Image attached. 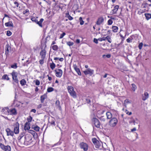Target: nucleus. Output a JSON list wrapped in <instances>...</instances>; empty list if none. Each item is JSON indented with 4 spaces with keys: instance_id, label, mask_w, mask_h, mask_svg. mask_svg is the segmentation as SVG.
<instances>
[{
    "instance_id": "nucleus-26",
    "label": "nucleus",
    "mask_w": 151,
    "mask_h": 151,
    "mask_svg": "<svg viewBox=\"0 0 151 151\" xmlns=\"http://www.w3.org/2000/svg\"><path fill=\"white\" fill-rule=\"evenodd\" d=\"M107 40L108 42L111 43L112 42V40L111 38V37L109 35L105 37V40Z\"/></svg>"
},
{
    "instance_id": "nucleus-63",
    "label": "nucleus",
    "mask_w": 151,
    "mask_h": 151,
    "mask_svg": "<svg viewBox=\"0 0 151 151\" xmlns=\"http://www.w3.org/2000/svg\"><path fill=\"white\" fill-rule=\"evenodd\" d=\"M14 4L16 5L17 7H18V6L19 5V4L16 1H15L14 2Z\"/></svg>"
},
{
    "instance_id": "nucleus-54",
    "label": "nucleus",
    "mask_w": 151,
    "mask_h": 151,
    "mask_svg": "<svg viewBox=\"0 0 151 151\" xmlns=\"http://www.w3.org/2000/svg\"><path fill=\"white\" fill-rule=\"evenodd\" d=\"M135 35H132L130 37V38L132 40L135 39Z\"/></svg>"
},
{
    "instance_id": "nucleus-11",
    "label": "nucleus",
    "mask_w": 151,
    "mask_h": 151,
    "mask_svg": "<svg viewBox=\"0 0 151 151\" xmlns=\"http://www.w3.org/2000/svg\"><path fill=\"white\" fill-rule=\"evenodd\" d=\"M55 75L57 77L60 78L63 74V71L61 69H58L55 70Z\"/></svg>"
},
{
    "instance_id": "nucleus-18",
    "label": "nucleus",
    "mask_w": 151,
    "mask_h": 151,
    "mask_svg": "<svg viewBox=\"0 0 151 151\" xmlns=\"http://www.w3.org/2000/svg\"><path fill=\"white\" fill-rule=\"evenodd\" d=\"M47 97V95L45 93L43 95L41 96L40 97V100L42 103H43L45 99Z\"/></svg>"
},
{
    "instance_id": "nucleus-45",
    "label": "nucleus",
    "mask_w": 151,
    "mask_h": 151,
    "mask_svg": "<svg viewBox=\"0 0 151 151\" xmlns=\"http://www.w3.org/2000/svg\"><path fill=\"white\" fill-rule=\"evenodd\" d=\"M143 45V43L142 42H141L139 44L138 48L139 50H141L142 49Z\"/></svg>"
},
{
    "instance_id": "nucleus-9",
    "label": "nucleus",
    "mask_w": 151,
    "mask_h": 151,
    "mask_svg": "<svg viewBox=\"0 0 151 151\" xmlns=\"http://www.w3.org/2000/svg\"><path fill=\"white\" fill-rule=\"evenodd\" d=\"M7 111L9 114L12 115H15L17 114V110L15 108L9 109H7Z\"/></svg>"
},
{
    "instance_id": "nucleus-64",
    "label": "nucleus",
    "mask_w": 151,
    "mask_h": 151,
    "mask_svg": "<svg viewBox=\"0 0 151 151\" xmlns=\"http://www.w3.org/2000/svg\"><path fill=\"white\" fill-rule=\"evenodd\" d=\"M42 107V105L41 104H40L38 105L37 108L38 109H40V108H41Z\"/></svg>"
},
{
    "instance_id": "nucleus-4",
    "label": "nucleus",
    "mask_w": 151,
    "mask_h": 151,
    "mask_svg": "<svg viewBox=\"0 0 151 151\" xmlns=\"http://www.w3.org/2000/svg\"><path fill=\"white\" fill-rule=\"evenodd\" d=\"M79 146L81 149H83L84 151H87L88 149V145L87 143L82 142L80 143Z\"/></svg>"
},
{
    "instance_id": "nucleus-3",
    "label": "nucleus",
    "mask_w": 151,
    "mask_h": 151,
    "mask_svg": "<svg viewBox=\"0 0 151 151\" xmlns=\"http://www.w3.org/2000/svg\"><path fill=\"white\" fill-rule=\"evenodd\" d=\"M118 122L117 118L113 117L109 121V125L111 127H114L116 126Z\"/></svg>"
},
{
    "instance_id": "nucleus-22",
    "label": "nucleus",
    "mask_w": 151,
    "mask_h": 151,
    "mask_svg": "<svg viewBox=\"0 0 151 151\" xmlns=\"http://www.w3.org/2000/svg\"><path fill=\"white\" fill-rule=\"evenodd\" d=\"M145 15L147 20H148L151 18V14L149 13H145Z\"/></svg>"
},
{
    "instance_id": "nucleus-44",
    "label": "nucleus",
    "mask_w": 151,
    "mask_h": 151,
    "mask_svg": "<svg viewBox=\"0 0 151 151\" xmlns=\"http://www.w3.org/2000/svg\"><path fill=\"white\" fill-rule=\"evenodd\" d=\"M31 19L32 21L37 23L38 20L35 17H32L31 18Z\"/></svg>"
},
{
    "instance_id": "nucleus-6",
    "label": "nucleus",
    "mask_w": 151,
    "mask_h": 151,
    "mask_svg": "<svg viewBox=\"0 0 151 151\" xmlns=\"http://www.w3.org/2000/svg\"><path fill=\"white\" fill-rule=\"evenodd\" d=\"M13 126L14 127V132L15 134H18L19 133V124L18 122H16L14 123Z\"/></svg>"
},
{
    "instance_id": "nucleus-49",
    "label": "nucleus",
    "mask_w": 151,
    "mask_h": 151,
    "mask_svg": "<svg viewBox=\"0 0 151 151\" xmlns=\"http://www.w3.org/2000/svg\"><path fill=\"white\" fill-rule=\"evenodd\" d=\"M12 33L9 30H8L6 32V35L9 36H11Z\"/></svg>"
},
{
    "instance_id": "nucleus-23",
    "label": "nucleus",
    "mask_w": 151,
    "mask_h": 151,
    "mask_svg": "<svg viewBox=\"0 0 151 151\" xmlns=\"http://www.w3.org/2000/svg\"><path fill=\"white\" fill-rule=\"evenodd\" d=\"M5 25L6 27H13V24L12 22H8L6 23L5 24Z\"/></svg>"
},
{
    "instance_id": "nucleus-43",
    "label": "nucleus",
    "mask_w": 151,
    "mask_h": 151,
    "mask_svg": "<svg viewBox=\"0 0 151 151\" xmlns=\"http://www.w3.org/2000/svg\"><path fill=\"white\" fill-rule=\"evenodd\" d=\"M113 22L112 20L110 19L108 20L107 22V24L108 25H111L113 23Z\"/></svg>"
},
{
    "instance_id": "nucleus-24",
    "label": "nucleus",
    "mask_w": 151,
    "mask_h": 151,
    "mask_svg": "<svg viewBox=\"0 0 151 151\" xmlns=\"http://www.w3.org/2000/svg\"><path fill=\"white\" fill-rule=\"evenodd\" d=\"M44 21V19L42 18L40 19L39 21H38L37 22V24L40 27H42V23Z\"/></svg>"
},
{
    "instance_id": "nucleus-38",
    "label": "nucleus",
    "mask_w": 151,
    "mask_h": 151,
    "mask_svg": "<svg viewBox=\"0 0 151 151\" xmlns=\"http://www.w3.org/2000/svg\"><path fill=\"white\" fill-rule=\"evenodd\" d=\"M29 132L33 136H34L36 133V132L33 130H30L29 131Z\"/></svg>"
},
{
    "instance_id": "nucleus-5",
    "label": "nucleus",
    "mask_w": 151,
    "mask_h": 151,
    "mask_svg": "<svg viewBox=\"0 0 151 151\" xmlns=\"http://www.w3.org/2000/svg\"><path fill=\"white\" fill-rule=\"evenodd\" d=\"M12 79L16 83H18L19 81L17 78V72L13 71L11 73Z\"/></svg>"
},
{
    "instance_id": "nucleus-42",
    "label": "nucleus",
    "mask_w": 151,
    "mask_h": 151,
    "mask_svg": "<svg viewBox=\"0 0 151 151\" xmlns=\"http://www.w3.org/2000/svg\"><path fill=\"white\" fill-rule=\"evenodd\" d=\"M111 56V55L110 54H107V55H103V58H105L106 57H107V58H109Z\"/></svg>"
},
{
    "instance_id": "nucleus-59",
    "label": "nucleus",
    "mask_w": 151,
    "mask_h": 151,
    "mask_svg": "<svg viewBox=\"0 0 151 151\" xmlns=\"http://www.w3.org/2000/svg\"><path fill=\"white\" fill-rule=\"evenodd\" d=\"M50 123L51 124L53 125L54 126L55 125V122L53 120H52Z\"/></svg>"
},
{
    "instance_id": "nucleus-12",
    "label": "nucleus",
    "mask_w": 151,
    "mask_h": 151,
    "mask_svg": "<svg viewBox=\"0 0 151 151\" xmlns=\"http://www.w3.org/2000/svg\"><path fill=\"white\" fill-rule=\"evenodd\" d=\"M11 47L9 45L7 44L6 45L5 47V54L6 55L7 57L9 55V53L11 51Z\"/></svg>"
},
{
    "instance_id": "nucleus-47",
    "label": "nucleus",
    "mask_w": 151,
    "mask_h": 151,
    "mask_svg": "<svg viewBox=\"0 0 151 151\" xmlns=\"http://www.w3.org/2000/svg\"><path fill=\"white\" fill-rule=\"evenodd\" d=\"M99 41H102L105 40V37H103L102 38H98Z\"/></svg>"
},
{
    "instance_id": "nucleus-27",
    "label": "nucleus",
    "mask_w": 151,
    "mask_h": 151,
    "mask_svg": "<svg viewBox=\"0 0 151 151\" xmlns=\"http://www.w3.org/2000/svg\"><path fill=\"white\" fill-rule=\"evenodd\" d=\"M112 31L114 32H116L118 29V28L117 26H113L112 27Z\"/></svg>"
},
{
    "instance_id": "nucleus-15",
    "label": "nucleus",
    "mask_w": 151,
    "mask_h": 151,
    "mask_svg": "<svg viewBox=\"0 0 151 151\" xmlns=\"http://www.w3.org/2000/svg\"><path fill=\"white\" fill-rule=\"evenodd\" d=\"M6 131L7 133V136L10 135L13 136L14 135V132L9 128H7L6 129Z\"/></svg>"
},
{
    "instance_id": "nucleus-36",
    "label": "nucleus",
    "mask_w": 151,
    "mask_h": 151,
    "mask_svg": "<svg viewBox=\"0 0 151 151\" xmlns=\"http://www.w3.org/2000/svg\"><path fill=\"white\" fill-rule=\"evenodd\" d=\"M79 20L80 21V24L81 25H82L84 24V21L83 20V19L82 17H80L79 19Z\"/></svg>"
},
{
    "instance_id": "nucleus-32",
    "label": "nucleus",
    "mask_w": 151,
    "mask_h": 151,
    "mask_svg": "<svg viewBox=\"0 0 151 151\" xmlns=\"http://www.w3.org/2000/svg\"><path fill=\"white\" fill-rule=\"evenodd\" d=\"M94 145L96 148H99L101 147V144L99 141L98 142V143L97 142V143L95 144Z\"/></svg>"
},
{
    "instance_id": "nucleus-31",
    "label": "nucleus",
    "mask_w": 151,
    "mask_h": 151,
    "mask_svg": "<svg viewBox=\"0 0 151 151\" xmlns=\"http://www.w3.org/2000/svg\"><path fill=\"white\" fill-rule=\"evenodd\" d=\"M52 49L53 50L57 51L58 50V47L57 45H54L52 46Z\"/></svg>"
},
{
    "instance_id": "nucleus-62",
    "label": "nucleus",
    "mask_w": 151,
    "mask_h": 151,
    "mask_svg": "<svg viewBox=\"0 0 151 151\" xmlns=\"http://www.w3.org/2000/svg\"><path fill=\"white\" fill-rule=\"evenodd\" d=\"M68 19L70 20H72L73 19V17L71 16L70 15L68 16Z\"/></svg>"
},
{
    "instance_id": "nucleus-17",
    "label": "nucleus",
    "mask_w": 151,
    "mask_h": 151,
    "mask_svg": "<svg viewBox=\"0 0 151 151\" xmlns=\"http://www.w3.org/2000/svg\"><path fill=\"white\" fill-rule=\"evenodd\" d=\"M119 9V6L118 5H116L115 6L113 9L112 10L111 12L112 14H116V12Z\"/></svg>"
},
{
    "instance_id": "nucleus-33",
    "label": "nucleus",
    "mask_w": 151,
    "mask_h": 151,
    "mask_svg": "<svg viewBox=\"0 0 151 151\" xmlns=\"http://www.w3.org/2000/svg\"><path fill=\"white\" fill-rule=\"evenodd\" d=\"M92 141L93 143V144L95 145L96 143H98L99 141L96 138H93L92 139Z\"/></svg>"
},
{
    "instance_id": "nucleus-60",
    "label": "nucleus",
    "mask_w": 151,
    "mask_h": 151,
    "mask_svg": "<svg viewBox=\"0 0 151 151\" xmlns=\"http://www.w3.org/2000/svg\"><path fill=\"white\" fill-rule=\"evenodd\" d=\"M73 68H74V69H75V70L76 69H78V68L76 65L75 64V65H73Z\"/></svg>"
},
{
    "instance_id": "nucleus-1",
    "label": "nucleus",
    "mask_w": 151,
    "mask_h": 151,
    "mask_svg": "<svg viewBox=\"0 0 151 151\" xmlns=\"http://www.w3.org/2000/svg\"><path fill=\"white\" fill-rule=\"evenodd\" d=\"M23 137L22 134H20L18 137V139L19 142H20L22 144H24L25 145H29L32 142V138L31 137H24V139L22 141V138Z\"/></svg>"
},
{
    "instance_id": "nucleus-30",
    "label": "nucleus",
    "mask_w": 151,
    "mask_h": 151,
    "mask_svg": "<svg viewBox=\"0 0 151 151\" xmlns=\"http://www.w3.org/2000/svg\"><path fill=\"white\" fill-rule=\"evenodd\" d=\"M2 78L3 79L6 80H8L9 79V77L7 75L5 74L2 77Z\"/></svg>"
},
{
    "instance_id": "nucleus-28",
    "label": "nucleus",
    "mask_w": 151,
    "mask_h": 151,
    "mask_svg": "<svg viewBox=\"0 0 151 151\" xmlns=\"http://www.w3.org/2000/svg\"><path fill=\"white\" fill-rule=\"evenodd\" d=\"M20 83L22 86L25 85L26 83V81L25 79H22L20 81Z\"/></svg>"
},
{
    "instance_id": "nucleus-19",
    "label": "nucleus",
    "mask_w": 151,
    "mask_h": 151,
    "mask_svg": "<svg viewBox=\"0 0 151 151\" xmlns=\"http://www.w3.org/2000/svg\"><path fill=\"white\" fill-rule=\"evenodd\" d=\"M32 128L37 132H38L40 130V128L37 125H32Z\"/></svg>"
},
{
    "instance_id": "nucleus-53",
    "label": "nucleus",
    "mask_w": 151,
    "mask_h": 151,
    "mask_svg": "<svg viewBox=\"0 0 151 151\" xmlns=\"http://www.w3.org/2000/svg\"><path fill=\"white\" fill-rule=\"evenodd\" d=\"M125 112L128 115H130L132 114V113L131 112H129L127 110H126Z\"/></svg>"
},
{
    "instance_id": "nucleus-2",
    "label": "nucleus",
    "mask_w": 151,
    "mask_h": 151,
    "mask_svg": "<svg viewBox=\"0 0 151 151\" xmlns=\"http://www.w3.org/2000/svg\"><path fill=\"white\" fill-rule=\"evenodd\" d=\"M67 89L68 92L73 98H76V93L74 91V88L73 87L71 86H68Z\"/></svg>"
},
{
    "instance_id": "nucleus-58",
    "label": "nucleus",
    "mask_w": 151,
    "mask_h": 151,
    "mask_svg": "<svg viewBox=\"0 0 151 151\" xmlns=\"http://www.w3.org/2000/svg\"><path fill=\"white\" fill-rule=\"evenodd\" d=\"M124 102L125 103H126L127 104L131 103V102L128 99H126L124 101Z\"/></svg>"
},
{
    "instance_id": "nucleus-56",
    "label": "nucleus",
    "mask_w": 151,
    "mask_h": 151,
    "mask_svg": "<svg viewBox=\"0 0 151 151\" xmlns=\"http://www.w3.org/2000/svg\"><path fill=\"white\" fill-rule=\"evenodd\" d=\"M29 12V10L28 9H26V10L23 11V13L24 14H25L26 13H28Z\"/></svg>"
},
{
    "instance_id": "nucleus-46",
    "label": "nucleus",
    "mask_w": 151,
    "mask_h": 151,
    "mask_svg": "<svg viewBox=\"0 0 151 151\" xmlns=\"http://www.w3.org/2000/svg\"><path fill=\"white\" fill-rule=\"evenodd\" d=\"M101 121L103 122H105L106 121V119L103 116L101 117L100 118Z\"/></svg>"
},
{
    "instance_id": "nucleus-52",
    "label": "nucleus",
    "mask_w": 151,
    "mask_h": 151,
    "mask_svg": "<svg viewBox=\"0 0 151 151\" xmlns=\"http://www.w3.org/2000/svg\"><path fill=\"white\" fill-rule=\"evenodd\" d=\"M35 84L37 86L39 85L40 84V82L38 80H36L35 81Z\"/></svg>"
},
{
    "instance_id": "nucleus-41",
    "label": "nucleus",
    "mask_w": 151,
    "mask_h": 151,
    "mask_svg": "<svg viewBox=\"0 0 151 151\" xmlns=\"http://www.w3.org/2000/svg\"><path fill=\"white\" fill-rule=\"evenodd\" d=\"M75 71H76V72L79 75L81 76V73L80 71V70L79 68H78V69H76L75 70Z\"/></svg>"
},
{
    "instance_id": "nucleus-8",
    "label": "nucleus",
    "mask_w": 151,
    "mask_h": 151,
    "mask_svg": "<svg viewBox=\"0 0 151 151\" xmlns=\"http://www.w3.org/2000/svg\"><path fill=\"white\" fill-rule=\"evenodd\" d=\"M94 70L90 68H88L86 70L83 71V73L85 75L89 74L90 76H92L93 74Z\"/></svg>"
},
{
    "instance_id": "nucleus-29",
    "label": "nucleus",
    "mask_w": 151,
    "mask_h": 151,
    "mask_svg": "<svg viewBox=\"0 0 151 151\" xmlns=\"http://www.w3.org/2000/svg\"><path fill=\"white\" fill-rule=\"evenodd\" d=\"M132 87V90L133 91H134L135 90L137 89V86H136L134 84L132 83L131 84Z\"/></svg>"
},
{
    "instance_id": "nucleus-51",
    "label": "nucleus",
    "mask_w": 151,
    "mask_h": 151,
    "mask_svg": "<svg viewBox=\"0 0 151 151\" xmlns=\"http://www.w3.org/2000/svg\"><path fill=\"white\" fill-rule=\"evenodd\" d=\"M86 103L89 104L91 102V100L89 97H88L86 99Z\"/></svg>"
},
{
    "instance_id": "nucleus-13",
    "label": "nucleus",
    "mask_w": 151,
    "mask_h": 151,
    "mask_svg": "<svg viewBox=\"0 0 151 151\" xmlns=\"http://www.w3.org/2000/svg\"><path fill=\"white\" fill-rule=\"evenodd\" d=\"M104 21V19L103 17H101L98 18L96 22V24L97 25H100L103 24Z\"/></svg>"
},
{
    "instance_id": "nucleus-34",
    "label": "nucleus",
    "mask_w": 151,
    "mask_h": 151,
    "mask_svg": "<svg viewBox=\"0 0 151 151\" xmlns=\"http://www.w3.org/2000/svg\"><path fill=\"white\" fill-rule=\"evenodd\" d=\"M50 67L51 69L52 70H53L55 68V65L54 63L52 62V63H51L50 65Z\"/></svg>"
},
{
    "instance_id": "nucleus-48",
    "label": "nucleus",
    "mask_w": 151,
    "mask_h": 151,
    "mask_svg": "<svg viewBox=\"0 0 151 151\" xmlns=\"http://www.w3.org/2000/svg\"><path fill=\"white\" fill-rule=\"evenodd\" d=\"M44 59H41L39 61V62L41 65H42L44 63Z\"/></svg>"
},
{
    "instance_id": "nucleus-7",
    "label": "nucleus",
    "mask_w": 151,
    "mask_h": 151,
    "mask_svg": "<svg viewBox=\"0 0 151 151\" xmlns=\"http://www.w3.org/2000/svg\"><path fill=\"white\" fill-rule=\"evenodd\" d=\"M0 147L3 150L5 151H11V147L9 145L5 146L1 143H0Z\"/></svg>"
},
{
    "instance_id": "nucleus-37",
    "label": "nucleus",
    "mask_w": 151,
    "mask_h": 151,
    "mask_svg": "<svg viewBox=\"0 0 151 151\" xmlns=\"http://www.w3.org/2000/svg\"><path fill=\"white\" fill-rule=\"evenodd\" d=\"M11 67L12 68L16 69L17 67V64L16 63H14V64L12 65Z\"/></svg>"
},
{
    "instance_id": "nucleus-55",
    "label": "nucleus",
    "mask_w": 151,
    "mask_h": 151,
    "mask_svg": "<svg viewBox=\"0 0 151 151\" xmlns=\"http://www.w3.org/2000/svg\"><path fill=\"white\" fill-rule=\"evenodd\" d=\"M132 40L131 39V38L129 37L126 40V41L128 43H130L132 42Z\"/></svg>"
},
{
    "instance_id": "nucleus-57",
    "label": "nucleus",
    "mask_w": 151,
    "mask_h": 151,
    "mask_svg": "<svg viewBox=\"0 0 151 151\" xmlns=\"http://www.w3.org/2000/svg\"><path fill=\"white\" fill-rule=\"evenodd\" d=\"M99 40H98V39L95 38H94V39H93V42L95 43H96V44H98V41Z\"/></svg>"
},
{
    "instance_id": "nucleus-35",
    "label": "nucleus",
    "mask_w": 151,
    "mask_h": 151,
    "mask_svg": "<svg viewBox=\"0 0 151 151\" xmlns=\"http://www.w3.org/2000/svg\"><path fill=\"white\" fill-rule=\"evenodd\" d=\"M54 90V88L52 87H49L47 89V91L48 92H50Z\"/></svg>"
},
{
    "instance_id": "nucleus-25",
    "label": "nucleus",
    "mask_w": 151,
    "mask_h": 151,
    "mask_svg": "<svg viewBox=\"0 0 151 151\" xmlns=\"http://www.w3.org/2000/svg\"><path fill=\"white\" fill-rule=\"evenodd\" d=\"M55 104L56 106L60 110L61 109V107L60 105V102L58 100H57L55 102Z\"/></svg>"
},
{
    "instance_id": "nucleus-61",
    "label": "nucleus",
    "mask_w": 151,
    "mask_h": 151,
    "mask_svg": "<svg viewBox=\"0 0 151 151\" xmlns=\"http://www.w3.org/2000/svg\"><path fill=\"white\" fill-rule=\"evenodd\" d=\"M129 123L130 124L133 123L134 125L135 124V121L134 120L132 121H130Z\"/></svg>"
},
{
    "instance_id": "nucleus-16",
    "label": "nucleus",
    "mask_w": 151,
    "mask_h": 151,
    "mask_svg": "<svg viewBox=\"0 0 151 151\" xmlns=\"http://www.w3.org/2000/svg\"><path fill=\"white\" fill-rule=\"evenodd\" d=\"M149 97V94L147 92H145L144 94L142 95V99L143 101H145Z\"/></svg>"
},
{
    "instance_id": "nucleus-14",
    "label": "nucleus",
    "mask_w": 151,
    "mask_h": 151,
    "mask_svg": "<svg viewBox=\"0 0 151 151\" xmlns=\"http://www.w3.org/2000/svg\"><path fill=\"white\" fill-rule=\"evenodd\" d=\"M46 51L44 49L41 50L40 52V56L41 59H45L46 57Z\"/></svg>"
},
{
    "instance_id": "nucleus-40",
    "label": "nucleus",
    "mask_w": 151,
    "mask_h": 151,
    "mask_svg": "<svg viewBox=\"0 0 151 151\" xmlns=\"http://www.w3.org/2000/svg\"><path fill=\"white\" fill-rule=\"evenodd\" d=\"M67 44L69 46H72L73 44V43L71 42H66Z\"/></svg>"
},
{
    "instance_id": "nucleus-39",
    "label": "nucleus",
    "mask_w": 151,
    "mask_h": 151,
    "mask_svg": "<svg viewBox=\"0 0 151 151\" xmlns=\"http://www.w3.org/2000/svg\"><path fill=\"white\" fill-rule=\"evenodd\" d=\"M32 117L29 116L27 119V120L28 122H30L32 121Z\"/></svg>"
},
{
    "instance_id": "nucleus-10",
    "label": "nucleus",
    "mask_w": 151,
    "mask_h": 151,
    "mask_svg": "<svg viewBox=\"0 0 151 151\" xmlns=\"http://www.w3.org/2000/svg\"><path fill=\"white\" fill-rule=\"evenodd\" d=\"M92 121L94 122L95 126L97 128L100 127V123L99 120L96 118H93Z\"/></svg>"
},
{
    "instance_id": "nucleus-20",
    "label": "nucleus",
    "mask_w": 151,
    "mask_h": 151,
    "mask_svg": "<svg viewBox=\"0 0 151 151\" xmlns=\"http://www.w3.org/2000/svg\"><path fill=\"white\" fill-rule=\"evenodd\" d=\"M106 116L107 119H110L112 118V114L111 112L108 111L106 113Z\"/></svg>"
},
{
    "instance_id": "nucleus-50",
    "label": "nucleus",
    "mask_w": 151,
    "mask_h": 151,
    "mask_svg": "<svg viewBox=\"0 0 151 151\" xmlns=\"http://www.w3.org/2000/svg\"><path fill=\"white\" fill-rule=\"evenodd\" d=\"M66 34L65 32H63L62 34L60 35L59 39L62 38Z\"/></svg>"
},
{
    "instance_id": "nucleus-21",
    "label": "nucleus",
    "mask_w": 151,
    "mask_h": 151,
    "mask_svg": "<svg viewBox=\"0 0 151 151\" xmlns=\"http://www.w3.org/2000/svg\"><path fill=\"white\" fill-rule=\"evenodd\" d=\"M30 128V127L29 126V124L28 122H26L25 123L24 127V129L25 130H28Z\"/></svg>"
}]
</instances>
